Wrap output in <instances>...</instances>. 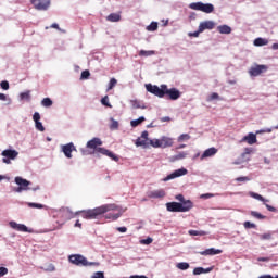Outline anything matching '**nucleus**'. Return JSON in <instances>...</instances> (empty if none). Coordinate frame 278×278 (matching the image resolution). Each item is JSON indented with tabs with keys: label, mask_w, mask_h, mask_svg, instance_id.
Segmentation results:
<instances>
[{
	"label": "nucleus",
	"mask_w": 278,
	"mask_h": 278,
	"mask_svg": "<svg viewBox=\"0 0 278 278\" xmlns=\"http://www.w3.org/2000/svg\"><path fill=\"white\" fill-rule=\"evenodd\" d=\"M90 77V71L86 70L81 72V79H88Z\"/></svg>",
	"instance_id": "nucleus-50"
},
{
	"label": "nucleus",
	"mask_w": 278,
	"mask_h": 278,
	"mask_svg": "<svg viewBox=\"0 0 278 278\" xmlns=\"http://www.w3.org/2000/svg\"><path fill=\"white\" fill-rule=\"evenodd\" d=\"M102 144H103V141H101L99 138L94 137L93 139H91L87 142V149L91 150V152H90L91 154L101 153V155H106V157H110L114 162H118V160H119L118 156H116V154H114L110 150H108L105 148H101Z\"/></svg>",
	"instance_id": "nucleus-2"
},
{
	"label": "nucleus",
	"mask_w": 278,
	"mask_h": 278,
	"mask_svg": "<svg viewBox=\"0 0 278 278\" xmlns=\"http://www.w3.org/2000/svg\"><path fill=\"white\" fill-rule=\"evenodd\" d=\"M175 144V141L170 137H162L161 138V149H168V147H173Z\"/></svg>",
	"instance_id": "nucleus-14"
},
{
	"label": "nucleus",
	"mask_w": 278,
	"mask_h": 278,
	"mask_svg": "<svg viewBox=\"0 0 278 278\" xmlns=\"http://www.w3.org/2000/svg\"><path fill=\"white\" fill-rule=\"evenodd\" d=\"M251 153H253V148H245L243 153L240 155V160L244 162H249L251 160Z\"/></svg>",
	"instance_id": "nucleus-17"
},
{
	"label": "nucleus",
	"mask_w": 278,
	"mask_h": 278,
	"mask_svg": "<svg viewBox=\"0 0 278 278\" xmlns=\"http://www.w3.org/2000/svg\"><path fill=\"white\" fill-rule=\"evenodd\" d=\"M218 97H219L218 93L214 92L211 94V100L214 101V100L218 99Z\"/></svg>",
	"instance_id": "nucleus-62"
},
{
	"label": "nucleus",
	"mask_w": 278,
	"mask_h": 278,
	"mask_svg": "<svg viewBox=\"0 0 278 278\" xmlns=\"http://www.w3.org/2000/svg\"><path fill=\"white\" fill-rule=\"evenodd\" d=\"M261 240H273V233L271 232H266L263 235H260Z\"/></svg>",
	"instance_id": "nucleus-40"
},
{
	"label": "nucleus",
	"mask_w": 278,
	"mask_h": 278,
	"mask_svg": "<svg viewBox=\"0 0 278 278\" xmlns=\"http://www.w3.org/2000/svg\"><path fill=\"white\" fill-rule=\"evenodd\" d=\"M110 129H118V122L114 118H111V126Z\"/></svg>",
	"instance_id": "nucleus-49"
},
{
	"label": "nucleus",
	"mask_w": 278,
	"mask_h": 278,
	"mask_svg": "<svg viewBox=\"0 0 278 278\" xmlns=\"http://www.w3.org/2000/svg\"><path fill=\"white\" fill-rule=\"evenodd\" d=\"M105 218L109 220H118V218H121V214H110Z\"/></svg>",
	"instance_id": "nucleus-46"
},
{
	"label": "nucleus",
	"mask_w": 278,
	"mask_h": 278,
	"mask_svg": "<svg viewBox=\"0 0 278 278\" xmlns=\"http://www.w3.org/2000/svg\"><path fill=\"white\" fill-rule=\"evenodd\" d=\"M176 268H178L179 270H188V268H190V264L181 262L176 265Z\"/></svg>",
	"instance_id": "nucleus-36"
},
{
	"label": "nucleus",
	"mask_w": 278,
	"mask_h": 278,
	"mask_svg": "<svg viewBox=\"0 0 278 278\" xmlns=\"http://www.w3.org/2000/svg\"><path fill=\"white\" fill-rule=\"evenodd\" d=\"M152 242H153L152 238H147V239L141 240V244H151Z\"/></svg>",
	"instance_id": "nucleus-56"
},
{
	"label": "nucleus",
	"mask_w": 278,
	"mask_h": 278,
	"mask_svg": "<svg viewBox=\"0 0 278 278\" xmlns=\"http://www.w3.org/2000/svg\"><path fill=\"white\" fill-rule=\"evenodd\" d=\"M139 138H142V139H144V140H148L149 141V131H143L142 134H141V137H139Z\"/></svg>",
	"instance_id": "nucleus-57"
},
{
	"label": "nucleus",
	"mask_w": 278,
	"mask_h": 278,
	"mask_svg": "<svg viewBox=\"0 0 278 278\" xmlns=\"http://www.w3.org/2000/svg\"><path fill=\"white\" fill-rule=\"evenodd\" d=\"M117 231H119V233H127V227H118Z\"/></svg>",
	"instance_id": "nucleus-59"
},
{
	"label": "nucleus",
	"mask_w": 278,
	"mask_h": 278,
	"mask_svg": "<svg viewBox=\"0 0 278 278\" xmlns=\"http://www.w3.org/2000/svg\"><path fill=\"white\" fill-rule=\"evenodd\" d=\"M217 153H218V149H216V148H208L201 155V160H205V157H214V155H216Z\"/></svg>",
	"instance_id": "nucleus-18"
},
{
	"label": "nucleus",
	"mask_w": 278,
	"mask_h": 278,
	"mask_svg": "<svg viewBox=\"0 0 278 278\" xmlns=\"http://www.w3.org/2000/svg\"><path fill=\"white\" fill-rule=\"evenodd\" d=\"M144 121H147V118H144V116H141L137 119H132L130 122V125H131V127H138V125H142V123H144Z\"/></svg>",
	"instance_id": "nucleus-30"
},
{
	"label": "nucleus",
	"mask_w": 278,
	"mask_h": 278,
	"mask_svg": "<svg viewBox=\"0 0 278 278\" xmlns=\"http://www.w3.org/2000/svg\"><path fill=\"white\" fill-rule=\"evenodd\" d=\"M106 21L110 23H118V21H121V13H111L106 16Z\"/></svg>",
	"instance_id": "nucleus-24"
},
{
	"label": "nucleus",
	"mask_w": 278,
	"mask_h": 278,
	"mask_svg": "<svg viewBox=\"0 0 278 278\" xmlns=\"http://www.w3.org/2000/svg\"><path fill=\"white\" fill-rule=\"evenodd\" d=\"M96 210H118L116 204H105L100 207H96Z\"/></svg>",
	"instance_id": "nucleus-35"
},
{
	"label": "nucleus",
	"mask_w": 278,
	"mask_h": 278,
	"mask_svg": "<svg viewBox=\"0 0 278 278\" xmlns=\"http://www.w3.org/2000/svg\"><path fill=\"white\" fill-rule=\"evenodd\" d=\"M217 31H219V34H230L231 27H229L227 25H220L217 27Z\"/></svg>",
	"instance_id": "nucleus-29"
},
{
	"label": "nucleus",
	"mask_w": 278,
	"mask_h": 278,
	"mask_svg": "<svg viewBox=\"0 0 278 278\" xmlns=\"http://www.w3.org/2000/svg\"><path fill=\"white\" fill-rule=\"evenodd\" d=\"M190 135H188V134H182V135H180L179 137H178V142H186V140H190Z\"/></svg>",
	"instance_id": "nucleus-38"
},
{
	"label": "nucleus",
	"mask_w": 278,
	"mask_h": 278,
	"mask_svg": "<svg viewBox=\"0 0 278 278\" xmlns=\"http://www.w3.org/2000/svg\"><path fill=\"white\" fill-rule=\"evenodd\" d=\"M265 45H268V39L258 37L254 40V47H265Z\"/></svg>",
	"instance_id": "nucleus-28"
},
{
	"label": "nucleus",
	"mask_w": 278,
	"mask_h": 278,
	"mask_svg": "<svg viewBox=\"0 0 278 278\" xmlns=\"http://www.w3.org/2000/svg\"><path fill=\"white\" fill-rule=\"evenodd\" d=\"M70 262L75 264L76 266H99V263L96 262H88L86 257L81 254H73L70 255Z\"/></svg>",
	"instance_id": "nucleus-4"
},
{
	"label": "nucleus",
	"mask_w": 278,
	"mask_h": 278,
	"mask_svg": "<svg viewBox=\"0 0 278 278\" xmlns=\"http://www.w3.org/2000/svg\"><path fill=\"white\" fill-rule=\"evenodd\" d=\"M233 164H235L236 166H238V165H240V164H244V162L239 157V159H237V160L233 162Z\"/></svg>",
	"instance_id": "nucleus-61"
},
{
	"label": "nucleus",
	"mask_w": 278,
	"mask_h": 278,
	"mask_svg": "<svg viewBox=\"0 0 278 278\" xmlns=\"http://www.w3.org/2000/svg\"><path fill=\"white\" fill-rule=\"evenodd\" d=\"M10 227H12V229H15L16 231L29 233V228H27V226H25L24 224H16V222H11Z\"/></svg>",
	"instance_id": "nucleus-15"
},
{
	"label": "nucleus",
	"mask_w": 278,
	"mask_h": 278,
	"mask_svg": "<svg viewBox=\"0 0 278 278\" xmlns=\"http://www.w3.org/2000/svg\"><path fill=\"white\" fill-rule=\"evenodd\" d=\"M60 217L61 220H58L56 223H60V225H64L66 220L71 218V211H64V210H54L53 211V217Z\"/></svg>",
	"instance_id": "nucleus-6"
},
{
	"label": "nucleus",
	"mask_w": 278,
	"mask_h": 278,
	"mask_svg": "<svg viewBox=\"0 0 278 278\" xmlns=\"http://www.w3.org/2000/svg\"><path fill=\"white\" fill-rule=\"evenodd\" d=\"M31 3L36 10H49L51 5L50 0H31Z\"/></svg>",
	"instance_id": "nucleus-8"
},
{
	"label": "nucleus",
	"mask_w": 278,
	"mask_h": 278,
	"mask_svg": "<svg viewBox=\"0 0 278 278\" xmlns=\"http://www.w3.org/2000/svg\"><path fill=\"white\" fill-rule=\"evenodd\" d=\"M167 210H184V204L179 202H169L166 204Z\"/></svg>",
	"instance_id": "nucleus-23"
},
{
	"label": "nucleus",
	"mask_w": 278,
	"mask_h": 278,
	"mask_svg": "<svg viewBox=\"0 0 278 278\" xmlns=\"http://www.w3.org/2000/svg\"><path fill=\"white\" fill-rule=\"evenodd\" d=\"M189 8L198 12H204L205 14H212L214 12V5L212 3L193 2L189 4Z\"/></svg>",
	"instance_id": "nucleus-5"
},
{
	"label": "nucleus",
	"mask_w": 278,
	"mask_h": 278,
	"mask_svg": "<svg viewBox=\"0 0 278 278\" xmlns=\"http://www.w3.org/2000/svg\"><path fill=\"white\" fill-rule=\"evenodd\" d=\"M220 253H223V250L211 248V249H206V250L200 252V255H204V256H207V255H220Z\"/></svg>",
	"instance_id": "nucleus-20"
},
{
	"label": "nucleus",
	"mask_w": 278,
	"mask_h": 278,
	"mask_svg": "<svg viewBox=\"0 0 278 278\" xmlns=\"http://www.w3.org/2000/svg\"><path fill=\"white\" fill-rule=\"evenodd\" d=\"M249 194H250V197H252V199H256V201H262L264 203L265 207H267V210H275V207H273L268 204V200L264 199V197H262L261 194L255 193V192H250Z\"/></svg>",
	"instance_id": "nucleus-13"
},
{
	"label": "nucleus",
	"mask_w": 278,
	"mask_h": 278,
	"mask_svg": "<svg viewBox=\"0 0 278 278\" xmlns=\"http://www.w3.org/2000/svg\"><path fill=\"white\" fill-rule=\"evenodd\" d=\"M0 87L2 88V90H10V83H8V80H2L0 83Z\"/></svg>",
	"instance_id": "nucleus-45"
},
{
	"label": "nucleus",
	"mask_w": 278,
	"mask_h": 278,
	"mask_svg": "<svg viewBox=\"0 0 278 278\" xmlns=\"http://www.w3.org/2000/svg\"><path fill=\"white\" fill-rule=\"evenodd\" d=\"M91 278H105V275L103 274V271H98L94 273Z\"/></svg>",
	"instance_id": "nucleus-51"
},
{
	"label": "nucleus",
	"mask_w": 278,
	"mask_h": 278,
	"mask_svg": "<svg viewBox=\"0 0 278 278\" xmlns=\"http://www.w3.org/2000/svg\"><path fill=\"white\" fill-rule=\"evenodd\" d=\"M212 197H214V194L205 193V194L200 195V199H212Z\"/></svg>",
	"instance_id": "nucleus-58"
},
{
	"label": "nucleus",
	"mask_w": 278,
	"mask_h": 278,
	"mask_svg": "<svg viewBox=\"0 0 278 278\" xmlns=\"http://www.w3.org/2000/svg\"><path fill=\"white\" fill-rule=\"evenodd\" d=\"M136 147H143V149H149V140L147 139H142V138H138L135 142Z\"/></svg>",
	"instance_id": "nucleus-25"
},
{
	"label": "nucleus",
	"mask_w": 278,
	"mask_h": 278,
	"mask_svg": "<svg viewBox=\"0 0 278 278\" xmlns=\"http://www.w3.org/2000/svg\"><path fill=\"white\" fill-rule=\"evenodd\" d=\"M188 157L187 152H179L177 155L174 156V160H186Z\"/></svg>",
	"instance_id": "nucleus-42"
},
{
	"label": "nucleus",
	"mask_w": 278,
	"mask_h": 278,
	"mask_svg": "<svg viewBox=\"0 0 278 278\" xmlns=\"http://www.w3.org/2000/svg\"><path fill=\"white\" fill-rule=\"evenodd\" d=\"M216 27V23L214 21H204L199 25V31H205V29H214Z\"/></svg>",
	"instance_id": "nucleus-12"
},
{
	"label": "nucleus",
	"mask_w": 278,
	"mask_h": 278,
	"mask_svg": "<svg viewBox=\"0 0 278 278\" xmlns=\"http://www.w3.org/2000/svg\"><path fill=\"white\" fill-rule=\"evenodd\" d=\"M41 105H43V108H51V105H53V101L51 100V98H45L41 101Z\"/></svg>",
	"instance_id": "nucleus-37"
},
{
	"label": "nucleus",
	"mask_w": 278,
	"mask_h": 278,
	"mask_svg": "<svg viewBox=\"0 0 278 278\" xmlns=\"http://www.w3.org/2000/svg\"><path fill=\"white\" fill-rule=\"evenodd\" d=\"M251 216H253V218H256L257 220H264V218H266V216L262 215V213L257 211H252Z\"/></svg>",
	"instance_id": "nucleus-34"
},
{
	"label": "nucleus",
	"mask_w": 278,
	"mask_h": 278,
	"mask_svg": "<svg viewBox=\"0 0 278 278\" xmlns=\"http://www.w3.org/2000/svg\"><path fill=\"white\" fill-rule=\"evenodd\" d=\"M101 103L102 105H105V108H112V104H110V98L108 96L101 99Z\"/></svg>",
	"instance_id": "nucleus-41"
},
{
	"label": "nucleus",
	"mask_w": 278,
	"mask_h": 278,
	"mask_svg": "<svg viewBox=\"0 0 278 278\" xmlns=\"http://www.w3.org/2000/svg\"><path fill=\"white\" fill-rule=\"evenodd\" d=\"M131 103H132L134 110H140V109L144 110V106L140 105V102L138 100H134L131 101Z\"/></svg>",
	"instance_id": "nucleus-44"
},
{
	"label": "nucleus",
	"mask_w": 278,
	"mask_h": 278,
	"mask_svg": "<svg viewBox=\"0 0 278 278\" xmlns=\"http://www.w3.org/2000/svg\"><path fill=\"white\" fill-rule=\"evenodd\" d=\"M243 227L244 229H255L257 226L251 222H244Z\"/></svg>",
	"instance_id": "nucleus-43"
},
{
	"label": "nucleus",
	"mask_w": 278,
	"mask_h": 278,
	"mask_svg": "<svg viewBox=\"0 0 278 278\" xmlns=\"http://www.w3.org/2000/svg\"><path fill=\"white\" fill-rule=\"evenodd\" d=\"M2 155L9 160H16V157H18V151L7 149L2 151Z\"/></svg>",
	"instance_id": "nucleus-16"
},
{
	"label": "nucleus",
	"mask_w": 278,
	"mask_h": 278,
	"mask_svg": "<svg viewBox=\"0 0 278 278\" xmlns=\"http://www.w3.org/2000/svg\"><path fill=\"white\" fill-rule=\"evenodd\" d=\"M33 119L35 121V123H40V113L35 112L33 115Z\"/></svg>",
	"instance_id": "nucleus-52"
},
{
	"label": "nucleus",
	"mask_w": 278,
	"mask_h": 278,
	"mask_svg": "<svg viewBox=\"0 0 278 278\" xmlns=\"http://www.w3.org/2000/svg\"><path fill=\"white\" fill-rule=\"evenodd\" d=\"M189 236H207L205 230H189Z\"/></svg>",
	"instance_id": "nucleus-33"
},
{
	"label": "nucleus",
	"mask_w": 278,
	"mask_h": 278,
	"mask_svg": "<svg viewBox=\"0 0 278 278\" xmlns=\"http://www.w3.org/2000/svg\"><path fill=\"white\" fill-rule=\"evenodd\" d=\"M180 204L182 205V210H192L194 207L192 201L190 200H184V202Z\"/></svg>",
	"instance_id": "nucleus-32"
},
{
	"label": "nucleus",
	"mask_w": 278,
	"mask_h": 278,
	"mask_svg": "<svg viewBox=\"0 0 278 278\" xmlns=\"http://www.w3.org/2000/svg\"><path fill=\"white\" fill-rule=\"evenodd\" d=\"M148 31H157V22H152L148 27Z\"/></svg>",
	"instance_id": "nucleus-39"
},
{
	"label": "nucleus",
	"mask_w": 278,
	"mask_h": 278,
	"mask_svg": "<svg viewBox=\"0 0 278 278\" xmlns=\"http://www.w3.org/2000/svg\"><path fill=\"white\" fill-rule=\"evenodd\" d=\"M138 55L140 58H151V55H155V51L154 50H140L138 52Z\"/></svg>",
	"instance_id": "nucleus-26"
},
{
	"label": "nucleus",
	"mask_w": 278,
	"mask_h": 278,
	"mask_svg": "<svg viewBox=\"0 0 278 278\" xmlns=\"http://www.w3.org/2000/svg\"><path fill=\"white\" fill-rule=\"evenodd\" d=\"M15 184H17V186L26 189V190H29L28 186L31 185V182L27 179H24L22 177H15Z\"/></svg>",
	"instance_id": "nucleus-19"
},
{
	"label": "nucleus",
	"mask_w": 278,
	"mask_h": 278,
	"mask_svg": "<svg viewBox=\"0 0 278 278\" xmlns=\"http://www.w3.org/2000/svg\"><path fill=\"white\" fill-rule=\"evenodd\" d=\"M28 206L29 207H37L38 210H42V207H45L42 204H37V203H29Z\"/></svg>",
	"instance_id": "nucleus-54"
},
{
	"label": "nucleus",
	"mask_w": 278,
	"mask_h": 278,
	"mask_svg": "<svg viewBox=\"0 0 278 278\" xmlns=\"http://www.w3.org/2000/svg\"><path fill=\"white\" fill-rule=\"evenodd\" d=\"M236 181H251V178H249L248 176H242L236 178Z\"/></svg>",
	"instance_id": "nucleus-55"
},
{
	"label": "nucleus",
	"mask_w": 278,
	"mask_h": 278,
	"mask_svg": "<svg viewBox=\"0 0 278 278\" xmlns=\"http://www.w3.org/2000/svg\"><path fill=\"white\" fill-rule=\"evenodd\" d=\"M106 211L101 210H87V211H78L76 214H79L83 216V218H86L87 220H99L105 216Z\"/></svg>",
	"instance_id": "nucleus-3"
},
{
	"label": "nucleus",
	"mask_w": 278,
	"mask_h": 278,
	"mask_svg": "<svg viewBox=\"0 0 278 278\" xmlns=\"http://www.w3.org/2000/svg\"><path fill=\"white\" fill-rule=\"evenodd\" d=\"M130 278H148L147 276H138V275H136V276H130Z\"/></svg>",
	"instance_id": "nucleus-64"
},
{
	"label": "nucleus",
	"mask_w": 278,
	"mask_h": 278,
	"mask_svg": "<svg viewBox=\"0 0 278 278\" xmlns=\"http://www.w3.org/2000/svg\"><path fill=\"white\" fill-rule=\"evenodd\" d=\"M8 275V268L7 267H0V277H5Z\"/></svg>",
	"instance_id": "nucleus-53"
},
{
	"label": "nucleus",
	"mask_w": 278,
	"mask_h": 278,
	"mask_svg": "<svg viewBox=\"0 0 278 278\" xmlns=\"http://www.w3.org/2000/svg\"><path fill=\"white\" fill-rule=\"evenodd\" d=\"M116 84H118V81L116 80V78H111V80H110V83H109L108 90H112V88H114V86H116Z\"/></svg>",
	"instance_id": "nucleus-47"
},
{
	"label": "nucleus",
	"mask_w": 278,
	"mask_h": 278,
	"mask_svg": "<svg viewBox=\"0 0 278 278\" xmlns=\"http://www.w3.org/2000/svg\"><path fill=\"white\" fill-rule=\"evenodd\" d=\"M148 197L149 199H164L166 197V191H164V189L150 191Z\"/></svg>",
	"instance_id": "nucleus-11"
},
{
	"label": "nucleus",
	"mask_w": 278,
	"mask_h": 278,
	"mask_svg": "<svg viewBox=\"0 0 278 278\" xmlns=\"http://www.w3.org/2000/svg\"><path fill=\"white\" fill-rule=\"evenodd\" d=\"M62 151H63L65 157L71 160V157H73V154H72L73 151H77V149L75 148V144H73V142H71V143L63 146Z\"/></svg>",
	"instance_id": "nucleus-10"
},
{
	"label": "nucleus",
	"mask_w": 278,
	"mask_h": 278,
	"mask_svg": "<svg viewBox=\"0 0 278 278\" xmlns=\"http://www.w3.org/2000/svg\"><path fill=\"white\" fill-rule=\"evenodd\" d=\"M35 127L38 131H45V126L42 125V122H35Z\"/></svg>",
	"instance_id": "nucleus-48"
},
{
	"label": "nucleus",
	"mask_w": 278,
	"mask_h": 278,
	"mask_svg": "<svg viewBox=\"0 0 278 278\" xmlns=\"http://www.w3.org/2000/svg\"><path fill=\"white\" fill-rule=\"evenodd\" d=\"M184 175H188V169H176L174 173L167 175L166 178H164V181H170V179H177V177H184Z\"/></svg>",
	"instance_id": "nucleus-9"
},
{
	"label": "nucleus",
	"mask_w": 278,
	"mask_h": 278,
	"mask_svg": "<svg viewBox=\"0 0 278 278\" xmlns=\"http://www.w3.org/2000/svg\"><path fill=\"white\" fill-rule=\"evenodd\" d=\"M266 71H268L267 65H255L250 67L249 75L250 77H260V75H262L263 73H266Z\"/></svg>",
	"instance_id": "nucleus-7"
},
{
	"label": "nucleus",
	"mask_w": 278,
	"mask_h": 278,
	"mask_svg": "<svg viewBox=\"0 0 278 278\" xmlns=\"http://www.w3.org/2000/svg\"><path fill=\"white\" fill-rule=\"evenodd\" d=\"M242 142L255 144L257 142V136L253 132H250L248 136L243 137Z\"/></svg>",
	"instance_id": "nucleus-21"
},
{
	"label": "nucleus",
	"mask_w": 278,
	"mask_h": 278,
	"mask_svg": "<svg viewBox=\"0 0 278 278\" xmlns=\"http://www.w3.org/2000/svg\"><path fill=\"white\" fill-rule=\"evenodd\" d=\"M170 121V117L165 116L161 118V123H168Z\"/></svg>",
	"instance_id": "nucleus-63"
},
{
	"label": "nucleus",
	"mask_w": 278,
	"mask_h": 278,
	"mask_svg": "<svg viewBox=\"0 0 278 278\" xmlns=\"http://www.w3.org/2000/svg\"><path fill=\"white\" fill-rule=\"evenodd\" d=\"M176 199L177 201H180V203H184V201L186 200L182 194L176 195Z\"/></svg>",
	"instance_id": "nucleus-60"
},
{
	"label": "nucleus",
	"mask_w": 278,
	"mask_h": 278,
	"mask_svg": "<svg viewBox=\"0 0 278 278\" xmlns=\"http://www.w3.org/2000/svg\"><path fill=\"white\" fill-rule=\"evenodd\" d=\"M149 147H153L154 149H162V141L161 139H150Z\"/></svg>",
	"instance_id": "nucleus-27"
},
{
	"label": "nucleus",
	"mask_w": 278,
	"mask_h": 278,
	"mask_svg": "<svg viewBox=\"0 0 278 278\" xmlns=\"http://www.w3.org/2000/svg\"><path fill=\"white\" fill-rule=\"evenodd\" d=\"M146 89L151 94L159 97V99H164V97L167 96V99H169V101H177V99L181 98V91H179V89H168L167 85H161L160 87H157L156 85L148 84L146 85Z\"/></svg>",
	"instance_id": "nucleus-1"
},
{
	"label": "nucleus",
	"mask_w": 278,
	"mask_h": 278,
	"mask_svg": "<svg viewBox=\"0 0 278 278\" xmlns=\"http://www.w3.org/2000/svg\"><path fill=\"white\" fill-rule=\"evenodd\" d=\"M20 99L22 100V101H30L31 100V91H26V92H22L21 94H20Z\"/></svg>",
	"instance_id": "nucleus-31"
},
{
	"label": "nucleus",
	"mask_w": 278,
	"mask_h": 278,
	"mask_svg": "<svg viewBox=\"0 0 278 278\" xmlns=\"http://www.w3.org/2000/svg\"><path fill=\"white\" fill-rule=\"evenodd\" d=\"M214 268L208 267V268H203V267H195L193 269V275H203V274H207V273H212Z\"/></svg>",
	"instance_id": "nucleus-22"
}]
</instances>
